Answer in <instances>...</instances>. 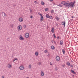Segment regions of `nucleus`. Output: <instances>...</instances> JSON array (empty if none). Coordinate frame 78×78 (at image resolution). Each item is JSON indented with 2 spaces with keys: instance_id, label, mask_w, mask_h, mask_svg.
<instances>
[{
  "instance_id": "obj_8",
  "label": "nucleus",
  "mask_w": 78,
  "mask_h": 78,
  "mask_svg": "<svg viewBox=\"0 0 78 78\" xmlns=\"http://www.w3.org/2000/svg\"><path fill=\"white\" fill-rule=\"evenodd\" d=\"M19 21L21 22H23V19L22 18V17L20 18L19 19Z\"/></svg>"
},
{
  "instance_id": "obj_6",
  "label": "nucleus",
  "mask_w": 78,
  "mask_h": 78,
  "mask_svg": "<svg viewBox=\"0 0 78 78\" xmlns=\"http://www.w3.org/2000/svg\"><path fill=\"white\" fill-rule=\"evenodd\" d=\"M20 40H21L22 41V40H24V39L23 38V37H22V36H21V35H20Z\"/></svg>"
},
{
  "instance_id": "obj_49",
  "label": "nucleus",
  "mask_w": 78,
  "mask_h": 78,
  "mask_svg": "<svg viewBox=\"0 0 78 78\" xmlns=\"http://www.w3.org/2000/svg\"><path fill=\"white\" fill-rule=\"evenodd\" d=\"M2 12V14L4 13V12Z\"/></svg>"
},
{
  "instance_id": "obj_52",
  "label": "nucleus",
  "mask_w": 78,
  "mask_h": 78,
  "mask_svg": "<svg viewBox=\"0 0 78 78\" xmlns=\"http://www.w3.org/2000/svg\"><path fill=\"white\" fill-rule=\"evenodd\" d=\"M48 1H50V0H48Z\"/></svg>"
},
{
  "instance_id": "obj_21",
  "label": "nucleus",
  "mask_w": 78,
  "mask_h": 78,
  "mask_svg": "<svg viewBox=\"0 0 78 78\" xmlns=\"http://www.w3.org/2000/svg\"><path fill=\"white\" fill-rule=\"evenodd\" d=\"M55 47L53 46H51V49H52V50H54L55 49Z\"/></svg>"
},
{
  "instance_id": "obj_5",
  "label": "nucleus",
  "mask_w": 78,
  "mask_h": 78,
  "mask_svg": "<svg viewBox=\"0 0 78 78\" xmlns=\"http://www.w3.org/2000/svg\"><path fill=\"white\" fill-rule=\"evenodd\" d=\"M62 25L64 26V27H65V25H66V21L63 22L62 23Z\"/></svg>"
},
{
  "instance_id": "obj_10",
  "label": "nucleus",
  "mask_w": 78,
  "mask_h": 78,
  "mask_svg": "<svg viewBox=\"0 0 78 78\" xmlns=\"http://www.w3.org/2000/svg\"><path fill=\"white\" fill-rule=\"evenodd\" d=\"M8 67L9 68V69H10V68H11V67H12V66H11V65H10V64L9 63V64H8Z\"/></svg>"
},
{
  "instance_id": "obj_43",
  "label": "nucleus",
  "mask_w": 78,
  "mask_h": 78,
  "mask_svg": "<svg viewBox=\"0 0 78 78\" xmlns=\"http://www.w3.org/2000/svg\"><path fill=\"white\" fill-rule=\"evenodd\" d=\"M48 56H50V54H48Z\"/></svg>"
},
{
  "instance_id": "obj_15",
  "label": "nucleus",
  "mask_w": 78,
  "mask_h": 78,
  "mask_svg": "<svg viewBox=\"0 0 78 78\" xmlns=\"http://www.w3.org/2000/svg\"><path fill=\"white\" fill-rule=\"evenodd\" d=\"M62 42H63L62 41H60V44L61 45H62V44H63Z\"/></svg>"
},
{
  "instance_id": "obj_23",
  "label": "nucleus",
  "mask_w": 78,
  "mask_h": 78,
  "mask_svg": "<svg viewBox=\"0 0 78 78\" xmlns=\"http://www.w3.org/2000/svg\"><path fill=\"white\" fill-rule=\"evenodd\" d=\"M57 5L58 6H60V7H62V5H61V4H59L58 5Z\"/></svg>"
},
{
  "instance_id": "obj_3",
  "label": "nucleus",
  "mask_w": 78,
  "mask_h": 78,
  "mask_svg": "<svg viewBox=\"0 0 78 78\" xmlns=\"http://www.w3.org/2000/svg\"><path fill=\"white\" fill-rule=\"evenodd\" d=\"M25 37L26 38H28L29 37V34L28 33H27L25 34Z\"/></svg>"
},
{
  "instance_id": "obj_39",
  "label": "nucleus",
  "mask_w": 78,
  "mask_h": 78,
  "mask_svg": "<svg viewBox=\"0 0 78 78\" xmlns=\"http://www.w3.org/2000/svg\"><path fill=\"white\" fill-rule=\"evenodd\" d=\"M50 1L51 2H52L53 1V0H50Z\"/></svg>"
},
{
  "instance_id": "obj_32",
  "label": "nucleus",
  "mask_w": 78,
  "mask_h": 78,
  "mask_svg": "<svg viewBox=\"0 0 78 78\" xmlns=\"http://www.w3.org/2000/svg\"><path fill=\"white\" fill-rule=\"evenodd\" d=\"M10 40V39H9V38H7V41H9Z\"/></svg>"
},
{
  "instance_id": "obj_38",
  "label": "nucleus",
  "mask_w": 78,
  "mask_h": 78,
  "mask_svg": "<svg viewBox=\"0 0 78 78\" xmlns=\"http://www.w3.org/2000/svg\"><path fill=\"white\" fill-rule=\"evenodd\" d=\"M53 5H57V4H55V3H54L53 4Z\"/></svg>"
},
{
  "instance_id": "obj_1",
  "label": "nucleus",
  "mask_w": 78,
  "mask_h": 78,
  "mask_svg": "<svg viewBox=\"0 0 78 78\" xmlns=\"http://www.w3.org/2000/svg\"><path fill=\"white\" fill-rule=\"evenodd\" d=\"M75 3V1H74L73 2H70L69 1H67L65 3L63 4L62 5H65L66 8L68 7V8H74V4Z\"/></svg>"
},
{
  "instance_id": "obj_24",
  "label": "nucleus",
  "mask_w": 78,
  "mask_h": 78,
  "mask_svg": "<svg viewBox=\"0 0 78 78\" xmlns=\"http://www.w3.org/2000/svg\"><path fill=\"white\" fill-rule=\"evenodd\" d=\"M53 36H54V38H56V36L55 35V34H54Z\"/></svg>"
},
{
  "instance_id": "obj_18",
  "label": "nucleus",
  "mask_w": 78,
  "mask_h": 78,
  "mask_svg": "<svg viewBox=\"0 0 78 78\" xmlns=\"http://www.w3.org/2000/svg\"><path fill=\"white\" fill-rule=\"evenodd\" d=\"M49 15L47 14L46 15V17L47 18H49Z\"/></svg>"
},
{
  "instance_id": "obj_11",
  "label": "nucleus",
  "mask_w": 78,
  "mask_h": 78,
  "mask_svg": "<svg viewBox=\"0 0 78 78\" xmlns=\"http://www.w3.org/2000/svg\"><path fill=\"white\" fill-rule=\"evenodd\" d=\"M41 21L42 20H44V17H43V16L42 15H41Z\"/></svg>"
},
{
  "instance_id": "obj_14",
  "label": "nucleus",
  "mask_w": 78,
  "mask_h": 78,
  "mask_svg": "<svg viewBox=\"0 0 78 78\" xmlns=\"http://www.w3.org/2000/svg\"><path fill=\"white\" fill-rule=\"evenodd\" d=\"M71 72L73 73L74 74H75V71H74L73 69H72L71 70Z\"/></svg>"
},
{
  "instance_id": "obj_7",
  "label": "nucleus",
  "mask_w": 78,
  "mask_h": 78,
  "mask_svg": "<svg viewBox=\"0 0 78 78\" xmlns=\"http://www.w3.org/2000/svg\"><path fill=\"white\" fill-rule=\"evenodd\" d=\"M55 19H56V20H57V21L59 20V19H60L57 16H56L55 17Z\"/></svg>"
},
{
  "instance_id": "obj_22",
  "label": "nucleus",
  "mask_w": 78,
  "mask_h": 78,
  "mask_svg": "<svg viewBox=\"0 0 78 78\" xmlns=\"http://www.w3.org/2000/svg\"><path fill=\"white\" fill-rule=\"evenodd\" d=\"M67 65L69 66H70V63L69 62H67Z\"/></svg>"
},
{
  "instance_id": "obj_37",
  "label": "nucleus",
  "mask_w": 78,
  "mask_h": 78,
  "mask_svg": "<svg viewBox=\"0 0 78 78\" xmlns=\"http://www.w3.org/2000/svg\"><path fill=\"white\" fill-rule=\"evenodd\" d=\"M64 3V2H62L61 3V4H63V3Z\"/></svg>"
},
{
  "instance_id": "obj_41",
  "label": "nucleus",
  "mask_w": 78,
  "mask_h": 78,
  "mask_svg": "<svg viewBox=\"0 0 78 78\" xmlns=\"http://www.w3.org/2000/svg\"><path fill=\"white\" fill-rule=\"evenodd\" d=\"M30 18L31 19H32V18H33V16H30Z\"/></svg>"
},
{
  "instance_id": "obj_46",
  "label": "nucleus",
  "mask_w": 78,
  "mask_h": 78,
  "mask_svg": "<svg viewBox=\"0 0 78 78\" xmlns=\"http://www.w3.org/2000/svg\"><path fill=\"white\" fill-rule=\"evenodd\" d=\"M50 65H52V63L51 62L50 63Z\"/></svg>"
},
{
  "instance_id": "obj_27",
  "label": "nucleus",
  "mask_w": 78,
  "mask_h": 78,
  "mask_svg": "<svg viewBox=\"0 0 78 78\" xmlns=\"http://www.w3.org/2000/svg\"><path fill=\"white\" fill-rule=\"evenodd\" d=\"M38 14H39V15H40V16H42V14H41V13H40V12H38Z\"/></svg>"
},
{
  "instance_id": "obj_20",
  "label": "nucleus",
  "mask_w": 78,
  "mask_h": 78,
  "mask_svg": "<svg viewBox=\"0 0 78 78\" xmlns=\"http://www.w3.org/2000/svg\"><path fill=\"white\" fill-rule=\"evenodd\" d=\"M51 42L53 44V43H54L55 44H56V42H55V41H52Z\"/></svg>"
},
{
  "instance_id": "obj_4",
  "label": "nucleus",
  "mask_w": 78,
  "mask_h": 78,
  "mask_svg": "<svg viewBox=\"0 0 78 78\" xmlns=\"http://www.w3.org/2000/svg\"><path fill=\"white\" fill-rule=\"evenodd\" d=\"M20 69L21 70H23L24 69V67L23 66H20Z\"/></svg>"
},
{
  "instance_id": "obj_45",
  "label": "nucleus",
  "mask_w": 78,
  "mask_h": 78,
  "mask_svg": "<svg viewBox=\"0 0 78 78\" xmlns=\"http://www.w3.org/2000/svg\"><path fill=\"white\" fill-rule=\"evenodd\" d=\"M11 27H13V25L12 24V25L11 26Z\"/></svg>"
},
{
  "instance_id": "obj_28",
  "label": "nucleus",
  "mask_w": 78,
  "mask_h": 78,
  "mask_svg": "<svg viewBox=\"0 0 78 78\" xmlns=\"http://www.w3.org/2000/svg\"><path fill=\"white\" fill-rule=\"evenodd\" d=\"M44 53H47V50H45L44 51Z\"/></svg>"
},
{
  "instance_id": "obj_44",
  "label": "nucleus",
  "mask_w": 78,
  "mask_h": 78,
  "mask_svg": "<svg viewBox=\"0 0 78 78\" xmlns=\"http://www.w3.org/2000/svg\"><path fill=\"white\" fill-rule=\"evenodd\" d=\"M72 19H73V17H73V16H72L71 17Z\"/></svg>"
},
{
  "instance_id": "obj_26",
  "label": "nucleus",
  "mask_w": 78,
  "mask_h": 78,
  "mask_svg": "<svg viewBox=\"0 0 78 78\" xmlns=\"http://www.w3.org/2000/svg\"><path fill=\"white\" fill-rule=\"evenodd\" d=\"M16 60H17V58H14L13 60V62H14V61H15Z\"/></svg>"
},
{
  "instance_id": "obj_34",
  "label": "nucleus",
  "mask_w": 78,
  "mask_h": 78,
  "mask_svg": "<svg viewBox=\"0 0 78 78\" xmlns=\"http://www.w3.org/2000/svg\"><path fill=\"white\" fill-rule=\"evenodd\" d=\"M51 17H52V16H49V19H51Z\"/></svg>"
},
{
  "instance_id": "obj_30",
  "label": "nucleus",
  "mask_w": 78,
  "mask_h": 78,
  "mask_svg": "<svg viewBox=\"0 0 78 78\" xmlns=\"http://www.w3.org/2000/svg\"><path fill=\"white\" fill-rule=\"evenodd\" d=\"M23 27H24V28H26V25H23Z\"/></svg>"
},
{
  "instance_id": "obj_47",
  "label": "nucleus",
  "mask_w": 78,
  "mask_h": 78,
  "mask_svg": "<svg viewBox=\"0 0 78 78\" xmlns=\"http://www.w3.org/2000/svg\"><path fill=\"white\" fill-rule=\"evenodd\" d=\"M70 67H73V66L72 65H71Z\"/></svg>"
},
{
  "instance_id": "obj_36",
  "label": "nucleus",
  "mask_w": 78,
  "mask_h": 78,
  "mask_svg": "<svg viewBox=\"0 0 78 78\" xmlns=\"http://www.w3.org/2000/svg\"><path fill=\"white\" fill-rule=\"evenodd\" d=\"M38 64L39 65H41V62H39Z\"/></svg>"
},
{
  "instance_id": "obj_16",
  "label": "nucleus",
  "mask_w": 78,
  "mask_h": 78,
  "mask_svg": "<svg viewBox=\"0 0 78 78\" xmlns=\"http://www.w3.org/2000/svg\"><path fill=\"white\" fill-rule=\"evenodd\" d=\"M62 52L63 54H65V50H64V49H62Z\"/></svg>"
},
{
  "instance_id": "obj_29",
  "label": "nucleus",
  "mask_w": 78,
  "mask_h": 78,
  "mask_svg": "<svg viewBox=\"0 0 78 78\" xmlns=\"http://www.w3.org/2000/svg\"><path fill=\"white\" fill-rule=\"evenodd\" d=\"M29 69H31V65H30L29 66Z\"/></svg>"
},
{
  "instance_id": "obj_42",
  "label": "nucleus",
  "mask_w": 78,
  "mask_h": 78,
  "mask_svg": "<svg viewBox=\"0 0 78 78\" xmlns=\"http://www.w3.org/2000/svg\"><path fill=\"white\" fill-rule=\"evenodd\" d=\"M62 67H65V65H62Z\"/></svg>"
},
{
  "instance_id": "obj_53",
  "label": "nucleus",
  "mask_w": 78,
  "mask_h": 78,
  "mask_svg": "<svg viewBox=\"0 0 78 78\" xmlns=\"http://www.w3.org/2000/svg\"><path fill=\"white\" fill-rule=\"evenodd\" d=\"M63 2H65V1H63Z\"/></svg>"
},
{
  "instance_id": "obj_9",
  "label": "nucleus",
  "mask_w": 78,
  "mask_h": 78,
  "mask_svg": "<svg viewBox=\"0 0 78 78\" xmlns=\"http://www.w3.org/2000/svg\"><path fill=\"white\" fill-rule=\"evenodd\" d=\"M20 27H22V26H21V25L19 26L18 27V30H21V29H22V28H20Z\"/></svg>"
},
{
  "instance_id": "obj_54",
  "label": "nucleus",
  "mask_w": 78,
  "mask_h": 78,
  "mask_svg": "<svg viewBox=\"0 0 78 78\" xmlns=\"http://www.w3.org/2000/svg\"><path fill=\"white\" fill-rule=\"evenodd\" d=\"M14 6H16V5H14Z\"/></svg>"
},
{
  "instance_id": "obj_13",
  "label": "nucleus",
  "mask_w": 78,
  "mask_h": 78,
  "mask_svg": "<svg viewBox=\"0 0 78 78\" xmlns=\"http://www.w3.org/2000/svg\"><path fill=\"white\" fill-rule=\"evenodd\" d=\"M41 4L42 5H45V3L44 2L42 1L41 2Z\"/></svg>"
},
{
  "instance_id": "obj_50",
  "label": "nucleus",
  "mask_w": 78,
  "mask_h": 78,
  "mask_svg": "<svg viewBox=\"0 0 78 78\" xmlns=\"http://www.w3.org/2000/svg\"><path fill=\"white\" fill-rule=\"evenodd\" d=\"M55 69L56 70H58V69H57V68H55Z\"/></svg>"
},
{
  "instance_id": "obj_51",
  "label": "nucleus",
  "mask_w": 78,
  "mask_h": 78,
  "mask_svg": "<svg viewBox=\"0 0 78 78\" xmlns=\"http://www.w3.org/2000/svg\"><path fill=\"white\" fill-rule=\"evenodd\" d=\"M2 78H4V77H3V76H2Z\"/></svg>"
},
{
  "instance_id": "obj_17",
  "label": "nucleus",
  "mask_w": 78,
  "mask_h": 78,
  "mask_svg": "<svg viewBox=\"0 0 78 78\" xmlns=\"http://www.w3.org/2000/svg\"><path fill=\"white\" fill-rule=\"evenodd\" d=\"M41 76H44V72H41Z\"/></svg>"
},
{
  "instance_id": "obj_48",
  "label": "nucleus",
  "mask_w": 78,
  "mask_h": 78,
  "mask_svg": "<svg viewBox=\"0 0 78 78\" xmlns=\"http://www.w3.org/2000/svg\"><path fill=\"white\" fill-rule=\"evenodd\" d=\"M59 37H57V39H59Z\"/></svg>"
},
{
  "instance_id": "obj_2",
  "label": "nucleus",
  "mask_w": 78,
  "mask_h": 78,
  "mask_svg": "<svg viewBox=\"0 0 78 78\" xmlns=\"http://www.w3.org/2000/svg\"><path fill=\"white\" fill-rule=\"evenodd\" d=\"M56 60L57 61H59L60 60V58L58 56H57L56 58Z\"/></svg>"
},
{
  "instance_id": "obj_25",
  "label": "nucleus",
  "mask_w": 78,
  "mask_h": 78,
  "mask_svg": "<svg viewBox=\"0 0 78 78\" xmlns=\"http://www.w3.org/2000/svg\"><path fill=\"white\" fill-rule=\"evenodd\" d=\"M45 10V11H48V8H46Z\"/></svg>"
},
{
  "instance_id": "obj_40",
  "label": "nucleus",
  "mask_w": 78,
  "mask_h": 78,
  "mask_svg": "<svg viewBox=\"0 0 78 78\" xmlns=\"http://www.w3.org/2000/svg\"><path fill=\"white\" fill-rule=\"evenodd\" d=\"M30 12H32V10L31 9H30Z\"/></svg>"
},
{
  "instance_id": "obj_12",
  "label": "nucleus",
  "mask_w": 78,
  "mask_h": 78,
  "mask_svg": "<svg viewBox=\"0 0 78 78\" xmlns=\"http://www.w3.org/2000/svg\"><path fill=\"white\" fill-rule=\"evenodd\" d=\"M54 30H55V28H54V27H53L52 28V29L51 30V31L52 33H54Z\"/></svg>"
},
{
  "instance_id": "obj_33",
  "label": "nucleus",
  "mask_w": 78,
  "mask_h": 78,
  "mask_svg": "<svg viewBox=\"0 0 78 78\" xmlns=\"http://www.w3.org/2000/svg\"><path fill=\"white\" fill-rule=\"evenodd\" d=\"M34 3H35V4H36L37 3V2L36 1H35L34 2Z\"/></svg>"
},
{
  "instance_id": "obj_35",
  "label": "nucleus",
  "mask_w": 78,
  "mask_h": 78,
  "mask_svg": "<svg viewBox=\"0 0 78 78\" xmlns=\"http://www.w3.org/2000/svg\"><path fill=\"white\" fill-rule=\"evenodd\" d=\"M4 16L5 17H6V14L5 13H4Z\"/></svg>"
},
{
  "instance_id": "obj_19",
  "label": "nucleus",
  "mask_w": 78,
  "mask_h": 78,
  "mask_svg": "<svg viewBox=\"0 0 78 78\" xmlns=\"http://www.w3.org/2000/svg\"><path fill=\"white\" fill-rule=\"evenodd\" d=\"M38 54H39V53H38V52H36L35 53V55L36 56H38Z\"/></svg>"
},
{
  "instance_id": "obj_31",
  "label": "nucleus",
  "mask_w": 78,
  "mask_h": 78,
  "mask_svg": "<svg viewBox=\"0 0 78 78\" xmlns=\"http://www.w3.org/2000/svg\"><path fill=\"white\" fill-rule=\"evenodd\" d=\"M51 13H53L54 12V10H52L51 11Z\"/></svg>"
}]
</instances>
